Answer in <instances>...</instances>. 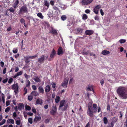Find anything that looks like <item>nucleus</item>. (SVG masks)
<instances>
[{
	"mask_svg": "<svg viewBox=\"0 0 127 127\" xmlns=\"http://www.w3.org/2000/svg\"><path fill=\"white\" fill-rule=\"evenodd\" d=\"M97 106L96 104H94L93 105L91 103H89L88 106L87 114L91 117L94 116V113H95L97 110Z\"/></svg>",
	"mask_w": 127,
	"mask_h": 127,
	"instance_id": "f257e3e1",
	"label": "nucleus"
},
{
	"mask_svg": "<svg viewBox=\"0 0 127 127\" xmlns=\"http://www.w3.org/2000/svg\"><path fill=\"white\" fill-rule=\"evenodd\" d=\"M117 92L121 98L126 99L127 98V91L124 88L119 87L117 90Z\"/></svg>",
	"mask_w": 127,
	"mask_h": 127,
	"instance_id": "f03ea898",
	"label": "nucleus"
},
{
	"mask_svg": "<svg viewBox=\"0 0 127 127\" xmlns=\"http://www.w3.org/2000/svg\"><path fill=\"white\" fill-rule=\"evenodd\" d=\"M19 86L17 84H13L12 85V89L14 90L15 94H17L18 92Z\"/></svg>",
	"mask_w": 127,
	"mask_h": 127,
	"instance_id": "7ed1b4c3",
	"label": "nucleus"
},
{
	"mask_svg": "<svg viewBox=\"0 0 127 127\" xmlns=\"http://www.w3.org/2000/svg\"><path fill=\"white\" fill-rule=\"evenodd\" d=\"M101 7V6L100 5H98L96 6L94 8L93 11L96 14L98 13V10Z\"/></svg>",
	"mask_w": 127,
	"mask_h": 127,
	"instance_id": "20e7f679",
	"label": "nucleus"
},
{
	"mask_svg": "<svg viewBox=\"0 0 127 127\" xmlns=\"http://www.w3.org/2000/svg\"><path fill=\"white\" fill-rule=\"evenodd\" d=\"M20 11L21 12H24L26 13L28 12V9L26 6H23L20 9Z\"/></svg>",
	"mask_w": 127,
	"mask_h": 127,
	"instance_id": "39448f33",
	"label": "nucleus"
},
{
	"mask_svg": "<svg viewBox=\"0 0 127 127\" xmlns=\"http://www.w3.org/2000/svg\"><path fill=\"white\" fill-rule=\"evenodd\" d=\"M93 1V0H82V3L83 5H87L92 2Z\"/></svg>",
	"mask_w": 127,
	"mask_h": 127,
	"instance_id": "423d86ee",
	"label": "nucleus"
},
{
	"mask_svg": "<svg viewBox=\"0 0 127 127\" xmlns=\"http://www.w3.org/2000/svg\"><path fill=\"white\" fill-rule=\"evenodd\" d=\"M45 56L44 55H42L41 57L38 58L37 60L38 62L39 63H41L44 62Z\"/></svg>",
	"mask_w": 127,
	"mask_h": 127,
	"instance_id": "0eeeda50",
	"label": "nucleus"
},
{
	"mask_svg": "<svg viewBox=\"0 0 127 127\" xmlns=\"http://www.w3.org/2000/svg\"><path fill=\"white\" fill-rule=\"evenodd\" d=\"M68 82V80L67 79L65 80L62 83V86L64 88H66L67 87V84Z\"/></svg>",
	"mask_w": 127,
	"mask_h": 127,
	"instance_id": "6e6552de",
	"label": "nucleus"
},
{
	"mask_svg": "<svg viewBox=\"0 0 127 127\" xmlns=\"http://www.w3.org/2000/svg\"><path fill=\"white\" fill-rule=\"evenodd\" d=\"M63 51L62 48L61 47H60L58 49L57 54L58 55H60L63 54Z\"/></svg>",
	"mask_w": 127,
	"mask_h": 127,
	"instance_id": "1a4fd4ad",
	"label": "nucleus"
},
{
	"mask_svg": "<svg viewBox=\"0 0 127 127\" xmlns=\"http://www.w3.org/2000/svg\"><path fill=\"white\" fill-rule=\"evenodd\" d=\"M51 30L50 31L49 33H52L53 34H57V32L56 30L53 29L52 27H51Z\"/></svg>",
	"mask_w": 127,
	"mask_h": 127,
	"instance_id": "9d476101",
	"label": "nucleus"
},
{
	"mask_svg": "<svg viewBox=\"0 0 127 127\" xmlns=\"http://www.w3.org/2000/svg\"><path fill=\"white\" fill-rule=\"evenodd\" d=\"M86 34L90 35L93 33V32L92 30H87L85 31Z\"/></svg>",
	"mask_w": 127,
	"mask_h": 127,
	"instance_id": "9b49d317",
	"label": "nucleus"
},
{
	"mask_svg": "<svg viewBox=\"0 0 127 127\" xmlns=\"http://www.w3.org/2000/svg\"><path fill=\"white\" fill-rule=\"evenodd\" d=\"M65 102V100H64L61 101L60 102L59 110H60V109L61 108L64 106Z\"/></svg>",
	"mask_w": 127,
	"mask_h": 127,
	"instance_id": "f8f14e48",
	"label": "nucleus"
},
{
	"mask_svg": "<svg viewBox=\"0 0 127 127\" xmlns=\"http://www.w3.org/2000/svg\"><path fill=\"white\" fill-rule=\"evenodd\" d=\"M42 100L40 98L37 99L36 101V104L41 105L42 103Z\"/></svg>",
	"mask_w": 127,
	"mask_h": 127,
	"instance_id": "ddd939ff",
	"label": "nucleus"
},
{
	"mask_svg": "<svg viewBox=\"0 0 127 127\" xmlns=\"http://www.w3.org/2000/svg\"><path fill=\"white\" fill-rule=\"evenodd\" d=\"M56 53V52L53 49L50 55V57L52 58H54Z\"/></svg>",
	"mask_w": 127,
	"mask_h": 127,
	"instance_id": "4468645a",
	"label": "nucleus"
},
{
	"mask_svg": "<svg viewBox=\"0 0 127 127\" xmlns=\"http://www.w3.org/2000/svg\"><path fill=\"white\" fill-rule=\"evenodd\" d=\"M101 53L103 55H105L109 54L110 53V52L109 51L104 50L102 51Z\"/></svg>",
	"mask_w": 127,
	"mask_h": 127,
	"instance_id": "2eb2a0df",
	"label": "nucleus"
},
{
	"mask_svg": "<svg viewBox=\"0 0 127 127\" xmlns=\"http://www.w3.org/2000/svg\"><path fill=\"white\" fill-rule=\"evenodd\" d=\"M31 94L32 96H36L37 95H38V93L37 92H36L35 91H32V92L31 93Z\"/></svg>",
	"mask_w": 127,
	"mask_h": 127,
	"instance_id": "dca6fc26",
	"label": "nucleus"
},
{
	"mask_svg": "<svg viewBox=\"0 0 127 127\" xmlns=\"http://www.w3.org/2000/svg\"><path fill=\"white\" fill-rule=\"evenodd\" d=\"M50 90V86L49 85H47L45 87V90L46 92H48Z\"/></svg>",
	"mask_w": 127,
	"mask_h": 127,
	"instance_id": "f3484780",
	"label": "nucleus"
},
{
	"mask_svg": "<svg viewBox=\"0 0 127 127\" xmlns=\"http://www.w3.org/2000/svg\"><path fill=\"white\" fill-rule=\"evenodd\" d=\"M39 91L41 93L43 94L44 92V90L41 86H40L38 88Z\"/></svg>",
	"mask_w": 127,
	"mask_h": 127,
	"instance_id": "a211bd4d",
	"label": "nucleus"
},
{
	"mask_svg": "<svg viewBox=\"0 0 127 127\" xmlns=\"http://www.w3.org/2000/svg\"><path fill=\"white\" fill-rule=\"evenodd\" d=\"M19 1L18 0H16V1L14 4L13 6L15 8H16L17 5L18 4Z\"/></svg>",
	"mask_w": 127,
	"mask_h": 127,
	"instance_id": "6ab92c4d",
	"label": "nucleus"
},
{
	"mask_svg": "<svg viewBox=\"0 0 127 127\" xmlns=\"http://www.w3.org/2000/svg\"><path fill=\"white\" fill-rule=\"evenodd\" d=\"M24 107L22 103H20L19 104L18 109H19L20 110H21Z\"/></svg>",
	"mask_w": 127,
	"mask_h": 127,
	"instance_id": "aec40b11",
	"label": "nucleus"
},
{
	"mask_svg": "<svg viewBox=\"0 0 127 127\" xmlns=\"http://www.w3.org/2000/svg\"><path fill=\"white\" fill-rule=\"evenodd\" d=\"M30 84V82L29 80H27L26 81V86L29 87Z\"/></svg>",
	"mask_w": 127,
	"mask_h": 127,
	"instance_id": "412c9836",
	"label": "nucleus"
},
{
	"mask_svg": "<svg viewBox=\"0 0 127 127\" xmlns=\"http://www.w3.org/2000/svg\"><path fill=\"white\" fill-rule=\"evenodd\" d=\"M41 119V117L40 116H38L36 117L34 119V120H35L36 122L37 121H40Z\"/></svg>",
	"mask_w": 127,
	"mask_h": 127,
	"instance_id": "4be33fe9",
	"label": "nucleus"
},
{
	"mask_svg": "<svg viewBox=\"0 0 127 127\" xmlns=\"http://www.w3.org/2000/svg\"><path fill=\"white\" fill-rule=\"evenodd\" d=\"M103 121L104 123L105 124H107L108 122V120L107 118L106 117H104L103 118Z\"/></svg>",
	"mask_w": 127,
	"mask_h": 127,
	"instance_id": "5701e85b",
	"label": "nucleus"
},
{
	"mask_svg": "<svg viewBox=\"0 0 127 127\" xmlns=\"http://www.w3.org/2000/svg\"><path fill=\"white\" fill-rule=\"evenodd\" d=\"M60 97L59 96H56L55 99V102L56 103H58L60 101Z\"/></svg>",
	"mask_w": 127,
	"mask_h": 127,
	"instance_id": "b1692460",
	"label": "nucleus"
},
{
	"mask_svg": "<svg viewBox=\"0 0 127 127\" xmlns=\"http://www.w3.org/2000/svg\"><path fill=\"white\" fill-rule=\"evenodd\" d=\"M89 52L88 51H87V52H85L84 49L82 53V54L83 55H88L89 53Z\"/></svg>",
	"mask_w": 127,
	"mask_h": 127,
	"instance_id": "393cba45",
	"label": "nucleus"
},
{
	"mask_svg": "<svg viewBox=\"0 0 127 127\" xmlns=\"http://www.w3.org/2000/svg\"><path fill=\"white\" fill-rule=\"evenodd\" d=\"M77 29L78 33H82L83 29L80 28H77Z\"/></svg>",
	"mask_w": 127,
	"mask_h": 127,
	"instance_id": "a878e982",
	"label": "nucleus"
},
{
	"mask_svg": "<svg viewBox=\"0 0 127 127\" xmlns=\"http://www.w3.org/2000/svg\"><path fill=\"white\" fill-rule=\"evenodd\" d=\"M37 16L41 19H43V16L42 15L41 13H38L37 14Z\"/></svg>",
	"mask_w": 127,
	"mask_h": 127,
	"instance_id": "bb28decb",
	"label": "nucleus"
},
{
	"mask_svg": "<svg viewBox=\"0 0 127 127\" xmlns=\"http://www.w3.org/2000/svg\"><path fill=\"white\" fill-rule=\"evenodd\" d=\"M33 79L36 82H40V79L37 77L35 78H33Z\"/></svg>",
	"mask_w": 127,
	"mask_h": 127,
	"instance_id": "cd10ccee",
	"label": "nucleus"
},
{
	"mask_svg": "<svg viewBox=\"0 0 127 127\" xmlns=\"http://www.w3.org/2000/svg\"><path fill=\"white\" fill-rule=\"evenodd\" d=\"M92 89L93 91V89L92 86H88V88L86 89V90L87 91H88L89 90L91 91L92 90Z\"/></svg>",
	"mask_w": 127,
	"mask_h": 127,
	"instance_id": "c85d7f7f",
	"label": "nucleus"
},
{
	"mask_svg": "<svg viewBox=\"0 0 127 127\" xmlns=\"http://www.w3.org/2000/svg\"><path fill=\"white\" fill-rule=\"evenodd\" d=\"M44 5L47 6L48 8L49 6V3L47 2V0H44Z\"/></svg>",
	"mask_w": 127,
	"mask_h": 127,
	"instance_id": "c756f323",
	"label": "nucleus"
},
{
	"mask_svg": "<svg viewBox=\"0 0 127 127\" xmlns=\"http://www.w3.org/2000/svg\"><path fill=\"white\" fill-rule=\"evenodd\" d=\"M56 111L54 109H52L50 111V113L51 114L53 115L56 112Z\"/></svg>",
	"mask_w": 127,
	"mask_h": 127,
	"instance_id": "7c9ffc66",
	"label": "nucleus"
},
{
	"mask_svg": "<svg viewBox=\"0 0 127 127\" xmlns=\"http://www.w3.org/2000/svg\"><path fill=\"white\" fill-rule=\"evenodd\" d=\"M9 10L10 12H14L15 11V9H13L12 7H11L8 9L7 10Z\"/></svg>",
	"mask_w": 127,
	"mask_h": 127,
	"instance_id": "2f4dec72",
	"label": "nucleus"
},
{
	"mask_svg": "<svg viewBox=\"0 0 127 127\" xmlns=\"http://www.w3.org/2000/svg\"><path fill=\"white\" fill-rule=\"evenodd\" d=\"M61 18L62 20L64 21L66 19V17L65 15H63L61 16Z\"/></svg>",
	"mask_w": 127,
	"mask_h": 127,
	"instance_id": "473e14b6",
	"label": "nucleus"
},
{
	"mask_svg": "<svg viewBox=\"0 0 127 127\" xmlns=\"http://www.w3.org/2000/svg\"><path fill=\"white\" fill-rule=\"evenodd\" d=\"M87 18V15L85 14H83L82 16V19L83 20H85Z\"/></svg>",
	"mask_w": 127,
	"mask_h": 127,
	"instance_id": "72a5a7b5",
	"label": "nucleus"
},
{
	"mask_svg": "<svg viewBox=\"0 0 127 127\" xmlns=\"http://www.w3.org/2000/svg\"><path fill=\"white\" fill-rule=\"evenodd\" d=\"M32 98L33 96L31 94L28 96V99L29 100H31L32 99Z\"/></svg>",
	"mask_w": 127,
	"mask_h": 127,
	"instance_id": "f704fd0d",
	"label": "nucleus"
},
{
	"mask_svg": "<svg viewBox=\"0 0 127 127\" xmlns=\"http://www.w3.org/2000/svg\"><path fill=\"white\" fill-rule=\"evenodd\" d=\"M25 58L26 59L25 61L26 63H29L30 62V61L29 60V58L27 57H25Z\"/></svg>",
	"mask_w": 127,
	"mask_h": 127,
	"instance_id": "c9c22d12",
	"label": "nucleus"
},
{
	"mask_svg": "<svg viewBox=\"0 0 127 127\" xmlns=\"http://www.w3.org/2000/svg\"><path fill=\"white\" fill-rule=\"evenodd\" d=\"M25 108L26 110H30L31 109V107L29 106L26 105L25 106Z\"/></svg>",
	"mask_w": 127,
	"mask_h": 127,
	"instance_id": "e433bc0d",
	"label": "nucleus"
},
{
	"mask_svg": "<svg viewBox=\"0 0 127 127\" xmlns=\"http://www.w3.org/2000/svg\"><path fill=\"white\" fill-rule=\"evenodd\" d=\"M119 41L120 43H123L126 42V40L125 39H121Z\"/></svg>",
	"mask_w": 127,
	"mask_h": 127,
	"instance_id": "4c0bfd02",
	"label": "nucleus"
},
{
	"mask_svg": "<svg viewBox=\"0 0 127 127\" xmlns=\"http://www.w3.org/2000/svg\"><path fill=\"white\" fill-rule=\"evenodd\" d=\"M21 123V120H18L16 121V124L17 125H19Z\"/></svg>",
	"mask_w": 127,
	"mask_h": 127,
	"instance_id": "58836bf2",
	"label": "nucleus"
},
{
	"mask_svg": "<svg viewBox=\"0 0 127 127\" xmlns=\"http://www.w3.org/2000/svg\"><path fill=\"white\" fill-rule=\"evenodd\" d=\"M32 118H29L28 119V121L31 124H32Z\"/></svg>",
	"mask_w": 127,
	"mask_h": 127,
	"instance_id": "ea45409f",
	"label": "nucleus"
},
{
	"mask_svg": "<svg viewBox=\"0 0 127 127\" xmlns=\"http://www.w3.org/2000/svg\"><path fill=\"white\" fill-rule=\"evenodd\" d=\"M10 107H7L5 110V112L6 113L8 112L10 110Z\"/></svg>",
	"mask_w": 127,
	"mask_h": 127,
	"instance_id": "a19ab883",
	"label": "nucleus"
},
{
	"mask_svg": "<svg viewBox=\"0 0 127 127\" xmlns=\"http://www.w3.org/2000/svg\"><path fill=\"white\" fill-rule=\"evenodd\" d=\"M8 120L9 122L12 124H14V120L13 119H8Z\"/></svg>",
	"mask_w": 127,
	"mask_h": 127,
	"instance_id": "79ce46f5",
	"label": "nucleus"
},
{
	"mask_svg": "<svg viewBox=\"0 0 127 127\" xmlns=\"http://www.w3.org/2000/svg\"><path fill=\"white\" fill-rule=\"evenodd\" d=\"M51 85L52 87L53 88H55L56 87V84L54 82H52L51 83Z\"/></svg>",
	"mask_w": 127,
	"mask_h": 127,
	"instance_id": "37998d69",
	"label": "nucleus"
},
{
	"mask_svg": "<svg viewBox=\"0 0 127 127\" xmlns=\"http://www.w3.org/2000/svg\"><path fill=\"white\" fill-rule=\"evenodd\" d=\"M13 52L14 53H16L17 52V49L16 48H14L13 50Z\"/></svg>",
	"mask_w": 127,
	"mask_h": 127,
	"instance_id": "c03bdc74",
	"label": "nucleus"
},
{
	"mask_svg": "<svg viewBox=\"0 0 127 127\" xmlns=\"http://www.w3.org/2000/svg\"><path fill=\"white\" fill-rule=\"evenodd\" d=\"M13 81V79L12 78H10L8 81L9 83H11Z\"/></svg>",
	"mask_w": 127,
	"mask_h": 127,
	"instance_id": "a18cd8bd",
	"label": "nucleus"
},
{
	"mask_svg": "<svg viewBox=\"0 0 127 127\" xmlns=\"http://www.w3.org/2000/svg\"><path fill=\"white\" fill-rule=\"evenodd\" d=\"M24 91L25 92V93L24 94V95H25L27 93V89L26 87H25L24 88Z\"/></svg>",
	"mask_w": 127,
	"mask_h": 127,
	"instance_id": "49530a36",
	"label": "nucleus"
},
{
	"mask_svg": "<svg viewBox=\"0 0 127 127\" xmlns=\"http://www.w3.org/2000/svg\"><path fill=\"white\" fill-rule=\"evenodd\" d=\"M37 57V55H34L32 56H29V58H31V59H32L33 58H35L36 57Z\"/></svg>",
	"mask_w": 127,
	"mask_h": 127,
	"instance_id": "de8ad7c7",
	"label": "nucleus"
},
{
	"mask_svg": "<svg viewBox=\"0 0 127 127\" xmlns=\"http://www.w3.org/2000/svg\"><path fill=\"white\" fill-rule=\"evenodd\" d=\"M3 95L2 96V99L3 103H5L4 96L3 94H2Z\"/></svg>",
	"mask_w": 127,
	"mask_h": 127,
	"instance_id": "09e8293b",
	"label": "nucleus"
},
{
	"mask_svg": "<svg viewBox=\"0 0 127 127\" xmlns=\"http://www.w3.org/2000/svg\"><path fill=\"white\" fill-rule=\"evenodd\" d=\"M0 64L1 66L3 67L4 65V63L3 62L1 61L0 63Z\"/></svg>",
	"mask_w": 127,
	"mask_h": 127,
	"instance_id": "8fccbe9b",
	"label": "nucleus"
},
{
	"mask_svg": "<svg viewBox=\"0 0 127 127\" xmlns=\"http://www.w3.org/2000/svg\"><path fill=\"white\" fill-rule=\"evenodd\" d=\"M95 20H99V17L97 16H96L95 17Z\"/></svg>",
	"mask_w": 127,
	"mask_h": 127,
	"instance_id": "3c124183",
	"label": "nucleus"
},
{
	"mask_svg": "<svg viewBox=\"0 0 127 127\" xmlns=\"http://www.w3.org/2000/svg\"><path fill=\"white\" fill-rule=\"evenodd\" d=\"M114 125V122H112L110 126H109L107 127H113Z\"/></svg>",
	"mask_w": 127,
	"mask_h": 127,
	"instance_id": "603ef678",
	"label": "nucleus"
},
{
	"mask_svg": "<svg viewBox=\"0 0 127 127\" xmlns=\"http://www.w3.org/2000/svg\"><path fill=\"white\" fill-rule=\"evenodd\" d=\"M25 21L24 19H21L20 20V22L22 23H25Z\"/></svg>",
	"mask_w": 127,
	"mask_h": 127,
	"instance_id": "864d4df0",
	"label": "nucleus"
},
{
	"mask_svg": "<svg viewBox=\"0 0 127 127\" xmlns=\"http://www.w3.org/2000/svg\"><path fill=\"white\" fill-rule=\"evenodd\" d=\"M8 79H5L3 80V83H6L8 80Z\"/></svg>",
	"mask_w": 127,
	"mask_h": 127,
	"instance_id": "5fc2aeb1",
	"label": "nucleus"
},
{
	"mask_svg": "<svg viewBox=\"0 0 127 127\" xmlns=\"http://www.w3.org/2000/svg\"><path fill=\"white\" fill-rule=\"evenodd\" d=\"M25 76V77L27 79H28V78L30 77L29 75L27 74H24Z\"/></svg>",
	"mask_w": 127,
	"mask_h": 127,
	"instance_id": "6e6d98bb",
	"label": "nucleus"
},
{
	"mask_svg": "<svg viewBox=\"0 0 127 127\" xmlns=\"http://www.w3.org/2000/svg\"><path fill=\"white\" fill-rule=\"evenodd\" d=\"M17 117V114L15 112H14L13 113V118H16Z\"/></svg>",
	"mask_w": 127,
	"mask_h": 127,
	"instance_id": "4d7b16f0",
	"label": "nucleus"
},
{
	"mask_svg": "<svg viewBox=\"0 0 127 127\" xmlns=\"http://www.w3.org/2000/svg\"><path fill=\"white\" fill-rule=\"evenodd\" d=\"M100 12L101 13V15L102 16H103L104 15V12L103 11V10L102 9H101L100 10Z\"/></svg>",
	"mask_w": 127,
	"mask_h": 127,
	"instance_id": "13d9d810",
	"label": "nucleus"
},
{
	"mask_svg": "<svg viewBox=\"0 0 127 127\" xmlns=\"http://www.w3.org/2000/svg\"><path fill=\"white\" fill-rule=\"evenodd\" d=\"M90 11L89 9H86L85 11V12L87 13H89L90 12Z\"/></svg>",
	"mask_w": 127,
	"mask_h": 127,
	"instance_id": "bf43d9fd",
	"label": "nucleus"
},
{
	"mask_svg": "<svg viewBox=\"0 0 127 127\" xmlns=\"http://www.w3.org/2000/svg\"><path fill=\"white\" fill-rule=\"evenodd\" d=\"M32 88L34 90H35L36 89V87L35 85H33L32 86Z\"/></svg>",
	"mask_w": 127,
	"mask_h": 127,
	"instance_id": "052dcab7",
	"label": "nucleus"
},
{
	"mask_svg": "<svg viewBox=\"0 0 127 127\" xmlns=\"http://www.w3.org/2000/svg\"><path fill=\"white\" fill-rule=\"evenodd\" d=\"M10 104V102L8 101L6 102V105L7 106H8Z\"/></svg>",
	"mask_w": 127,
	"mask_h": 127,
	"instance_id": "680f3d73",
	"label": "nucleus"
},
{
	"mask_svg": "<svg viewBox=\"0 0 127 127\" xmlns=\"http://www.w3.org/2000/svg\"><path fill=\"white\" fill-rule=\"evenodd\" d=\"M6 68H4V69H3V74H4L6 73Z\"/></svg>",
	"mask_w": 127,
	"mask_h": 127,
	"instance_id": "e2e57ef3",
	"label": "nucleus"
},
{
	"mask_svg": "<svg viewBox=\"0 0 127 127\" xmlns=\"http://www.w3.org/2000/svg\"><path fill=\"white\" fill-rule=\"evenodd\" d=\"M48 107V105H45L44 108L45 109H47Z\"/></svg>",
	"mask_w": 127,
	"mask_h": 127,
	"instance_id": "0e129e2a",
	"label": "nucleus"
},
{
	"mask_svg": "<svg viewBox=\"0 0 127 127\" xmlns=\"http://www.w3.org/2000/svg\"><path fill=\"white\" fill-rule=\"evenodd\" d=\"M32 111L33 112L35 113H36V112L35 109L34 108H32Z\"/></svg>",
	"mask_w": 127,
	"mask_h": 127,
	"instance_id": "69168bd1",
	"label": "nucleus"
},
{
	"mask_svg": "<svg viewBox=\"0 0 127 127\" xmlns=\"http://www.w3.org/2000/svg\"><path fill=\"white\" fill-rule=\"evenodd\" d=\"M18 76L21 75L22 74V72L21 71H20L19 72H18L17 73Z\"/></svg>",
	"mask_w": 127,
	"mask_h": 127,
	"instance_id": "338daca9",
	"label": "nucleus"
},
{
	"mask_svg": "<svg viewBox=\"0 0 127 127\" xmlns=\"http://www.w3.org/2000/svg\"><path fill=\"white\" fill-rule=\"evenodd\" d=\"M124 124L126 126V127H127V118L126 120V121L125 122V123Z\"/></svg>",
	"mask_w": 127,
	"mask_h": 127,
	"instance_id": "774afa93",
	"label": "nucleus"
}]
</instances>
